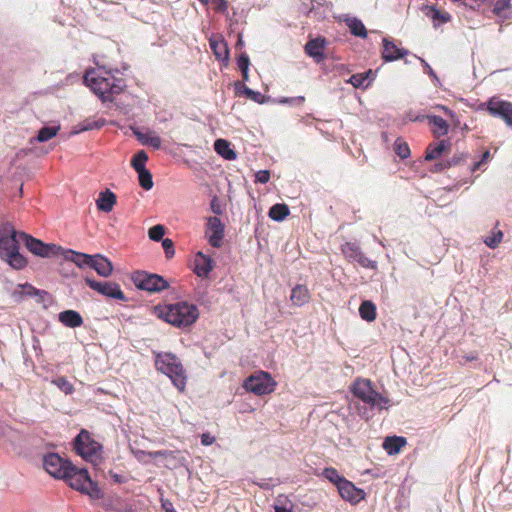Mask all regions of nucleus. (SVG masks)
I'll list each match as a JSON object with an SVG mask.
<instances>
[{
	"label": "nucleus",
	"mask_w": 512,
	"mask_h": 512,
	"mask_svg": "<svg viewBox=\"0 0 512 512\" xmlns=\"http://www.w3.org/2000/svg\"><path fill=\"white\" fill-rule=\"evenodd\" d=\"M134 134L137 140L142 144L153 149H159L162 144L161 138L155 134L153 131L141 132L139 130H135Z\"/></svg>",
	"instance_id": "nucleus-27"
},
{
	"label": "nucleus",
	"mask_w": 512,
	"mask_h": 512,
	"mask_svg": "<svg viewBox=\"0 0 512 512\" xmlns=\"http://www.w3.org/2000/svg\"><path fill=\"white\" fill-rule=\"evenodd\" d=\"M203 4L215 3L217 5V9L221 12L227 10V1L226 0H199Z\"/></svg>",
	"instance_id": "nucleus-55"
},
{
	"label": "nucleus",
	"mask_w": 512,
	"mask_h": 512,
	"mask_svg": "<svg viewBox=\"0 0 512 512\" xmlns=\"http://www.w3.org/2000/svg\"><path fill=\"white\" fill-rule=\"evenodd\" d=\"M214 268V261L209 256L199 251L194 258V273L201 278H207Z\"/></svg>",
	"instance_id": "nucleus-18"
},
{
	"label": "nucleus",
	"mask_w": 512,
	"mask_h": 512,
	"mask_svg": "<svg viewBox=\"0 0 512 512\" xmlns=\"http://www.w3.org/2000/svg\"><path fill=\"white\" fill-rule=\"evenodd\" d=\"M131 280L138 289L150 293H159L169 288L168 281L161 275L146 271H135Z\"/></svg>",
	"instance_id": "nucleus-7"
},
{
	"label": "nucleus",
	"mask_w": 512,
	"mask_h": 512,
	"mask_svg": "<svg viewBox=\"0 0 512 512\" xmlns=\"http://www.w3.org/2000/svg\"><path fill=\"white\" fill-rule=\"evenodd\" d=\"M53 383L66 395L72 394L74 391L73 385L64 377H59Z\"/></svg>",
	"instance_id": "nucleus-44"
},
{
	"label": "nucleus",
	"mask_w": 512,
	"mask_h": 512,
	"mask_svg": "<svg viewBox=\"0 0 512 512\" xmlns=\"http://www.w3.org/2000/svg\"><path fill=\"white\" fill-rule=\"evenodd\" d=\"M373 71L368 70L364 73L353 74L349 83H351L355 88H367L370 85V80H368V75H372Z\"/></svg>",
	"instance_id": "nucleus-37"
},
{
	"label": "nucleus",
	"mask_w": 512,
	"mask_h": 512,
	"mask_svg": "<svg viewBox=\"0 0 512 512\" xmlns=\"http://www.w3.org/2000/svg\"><path fill=\"white\" fill-rule=\"evenodd\" d=\"M382 43L383 49L381 57L385 62H393L402 59L409 54L407 49L397 47L389 38H383Z\"/></svg>",
	"instance_id": "nucleus-17"
},
{
	"label": "nucleus",
	"mask_w": 512,
	"mask_h": 512,
	"mask_svg": "<svg viewBox=\"0 0 512 512\" xmlns=\"http://www.w3.org/2000/svg\"><path fill=\"white\" fill-rule=\"evenodd\" d=\"M92 269H94L99 276L109 277L113 272L112 262L102 254L93 255Z\"/></svg>",
	"instance_id": "nucleus-24"
},
{
	"label": "nucleus",
	"mask_w": 512,
	"mask_h": 512,
	"mask_svg": "<svg viewBox=\"0 0 512 512\" xmlns=\"http://www.w3.org/2000/svg\"><path fill=\"white\" fill-rule=\"evenodd\" d=\"M235 89L237 93L246 95L250 100L263 104L265 103V96L258 91H254L251 88L247 87L245 84L236 82Z\"/></svg>",
	"instance_id": "nucleus-34"
},
{
	"label": "nucleus",
	"mask_w": 512,
	"mask_h": 512,
	"mask_svg": "<svg viewBox=\"0 0 512 512\" xmlns=\"http://www.w3.org/2000/svg\"><path fill=\"white\" fill-rule=\"evenodd\" d=\"M482 107L493 117L502 119L508 127L512 128V103L493 96Z\"/></svg>",
	"instance_id": "nucleus-11"
},
{
	"label": "nucleus",
	"mask_w": 512,
	"mask_h": 512,
	"mask_svg": "<svg viewBox=\"0 0 512 512\" xmlns=\"http://www.w3.org/2000/svg\"><path fill=\"white\" fill-rule=\"evenodd\" d=\"M325 43L326 41L324 38L309 40L304 47L306 54L312 57L317 63L321 62L324 59L323 49L325 47Z\"/></svg>",
	"instance_id": "nucleus-22"
},
{
	"label": "nucleus",
	"mask_w": 512,
	"mask_h": 512,
	"mask_svg": "<svg viewBox=\"0 0 512 512\" xmlns=\"http://www.w3.org/2000/svg\"><path fill=\"white\" fill-rule=\"evenodd\" d=\"M340 20L343 21L348 26L353 36L360 37L363 39L367 37V29L364 26L363 22L357 17H353L348 14H343L340 17Z\"/></svg>",
	"instance_id": "nucleus-23"
},
{
	"label": "nucleus",
	"mask_w": 512,
	"mask_h": 512,
	"mask_svg": "<svg viewBox=\"0 0 512 512\" xmlns=\"http://www.w3.org/2000/svg\"><path fill=\"white\" fill-rule=\"evenodd\" d=\"M466 157L467 154L464 152L454 154V156L451 159L446 160L448 168L461 164L466 159Z\"/></svg>",
	"instance_id": "nucleus-51"
},
{
	"label": "nucleus",
	"mask_w": 512,
	"mask_h": 512,
	"mask_svg": "<svg viewBox=\"0 0 512 512\" xmlns=\"http://www.w3.org/2000/svg\"><path fill=\"white\" fill-rule=\"evenodd\" d=\"M74 447L84 460L97 463L101 459L102 445L92 439L87 430L82 429L74 440Z\"/></svg>",
	"instance_id": "nucleus-6"
},
{
	"label": "nucleus",
	"mask_w": 512,
	"mask_h": 512,
	"mask_svg": "<svg viewBox=\"0 0 512 512\" xmlns=\"http://www.w3.org/2000/svg\"><path fill=\"white\" fill-rule=\"evenodd\" d=\"M215 437L212 436L210 433H203L201 435V444L204 446H210L215 442Z\"/></svg>",
	"instance_id": "nucleus-56"
},
{
	"label": "nucleus",
	"mask_w": 512,
	"mask_h": 512,
	"mask_svg": "<svg viewBox=\"0 0 512 512\" xmlns=\"http://www.w3.org/2000/svg\"><path fill=\"white\" fill-rule=\"evenodd\" d=\"M406 444L403 437L391 436L384 440L383 448L389 455H394L400 452L401 448Z\"/></svg>",
	"instance_id": "nucleus-33"
},
{
	"label": "nucleus",
	"mask_w": 512,
	"mask_h": 512,
	"mask_svg": "<svg viewBox=\"0 0 512 512\" xmlns=\"http://www.w3.org/2000/svg\"><path fill=\"white\" fill-rule=\"evenodd\" d=\"M22 232L8 222L0 226V259L15 270L27 266V259L19 252Z\"/></svg>",
	"instance_id": "nucleus-3"
},
{
	"label": "nucleus",
	"mask_w": 512,
	"mask_h": 512,
	"mask_svg": "<svg viewBox=\"0 0 512 512\" xmlns=\"http://www.w3.org/2000/svg\"><path fill=\"white\" fill-rule=\"evenodd\" d=\"M81 493L88 495L92 499H101L103 498L104 495L101 488L92 479L88 481L85 490L82 491Z\"/></svg>",
	"instance_id": "nucleus-41"
},
{
	"label": "nucleus",
	"mask_w": 512,
	"mask_h": 512,
	"mask_svg": "<svg viewBox=\"0 0 512 512\" xmlns=\"http://www.w3.org/2000/svg\"><path fill=\"white\" fill-rule=\"evenodd\" d=\"M148 160V155L144 150L138 151L131 160V165L135 169L136 172L146 170V162Z\"/></svg>",
	"instance_id": "nucleus-39"
},
{
	"label": "nucleus",
	"mask_w": 512,
	"mask_h": 512,
	"mask_svg": "<svg viewBox=\"0 0 512 512\" xmlns=\"http://www.w3.org/2000/svg\"><path fill=\"white\" fill-rule=\"evenodd\" d=\"M207 228L209 231H211V234H209L208 236L209 244L214 248L221 247L225 230V227L221 220L216 216L209 217L207 222Z\"/></svg>",
	"instance_id": "nucleus-15"
},
{
	"label": "nucleus",
	"mask_w": 512,
	"mask_h": 512,
	"mask_svg": "<svg viewBox=\"0 0 512 512\" xmlns=\"http://www.w3.org/2000/svg\"><path fill=\"white\" fill-rule=\"evenodd\" d=\"M395 153L402 159H406L410 155V149L407 143L397 140L395 142Z\"/></svg>",
	"instance_id": "nucleus-46"
},
{
	"label": "nucleus",
	"mask_w": 512,
	"mask_h": 512,
	"mask_svg": "<svg viewBox=\"0 0 512 512\" xmlns=\"http://www.w3.org/2000/svg\"><path fill=\"white\" fill-rule=\"evenodd\" d=\"M60 130V126H44L42 127L37 134L38 142H46L57 135Z\"/></svg>",
	"instance_id": "nucleus-38"
},
{
	"label": "nucleus",
	"mask_w": 512,
	"mask_h": 512,
	"mask_svg": "<svg viewBox=\"0 0 512 512\" xmlns=\"http://www.w3.org/2000/svg\"><path fill=\"white\" fill-rule=\"evenodd\" d=\"M86 284L94 291L108 298L127 301V297L122 292L120 285L115 282L96 281L90 277H85Z\"/></svg>",
	"instance_id": "nucleus-12"
},
{
	"label": "nucleus",
	"mask_w": 512,
	"mask_h": 512,
	"mask_svg": "<svg viewBox=\"0 0 512 512\" xmlns=\"http://www.w3.org/2000/svg\"><path fill=\"white\" fill-rule=\"evenodd\" d=\"M351 392L358 402L356 408L361 418L369 420L374 415V410L388 409L389 398L379 394L372 388L371 381L358 378L351 386Z\"/></svg>",
	"instance_id": "nucleus-2"
},
{
	"label": "nucleus",
	"mask_w": 512,
	"mask_h": 512,
	"mask_svg": "<svg viewBox=\"0 0 512 512\" xmlns=\"http://www.w3.org/2000/svg\"><path fill=\"white\" fill-rule=\"evenodd\" d=\"M425 15L433 21L434 27L440 24L447 23L451 20V15L448 12H442L435 6H426L423 8Z\"/></svg>",
	"instance_id": "nucleus-29"
},
{
	"label": "nucleus",
	"mask_w": 512,
	"mask_h": 512,
	"mask_svg": "<svg viewBox=\"0 0 512 512\" xmlns=\"http://www.w3.org/2000/svg\"><path fill=\"white\" fill-rule=\"evenodd\" d=\"M162 508L165 512H177L174 509L173 504L168 500L162 502Z\"/></svg>",
	"instance_id": "nucleus-59"
},
{
	"label": "nucleus",
	"mask_w": 512,
	"mask_h": 512,
	"mask_svg": "<svg viewBox=\"0 0 512 512\" xmlns=\"http://www.w3.org/2000/svg\"><path fill=\"white\" fill-rule=\"evenodd\" d=\"M140 186L145 190H150L153 187V179L151 172L146 169L137 172Z\"/></svg>",
	"instance_id": "nucleus-43"
},
{
	"label": "nucleus",
	"mask_w": 512,
	"mask_h": 512,
	"mask_svg": "<svg viewBox=\"0 0 512 512\" xmlns=\"http://www.w3.org/2000/svg\"><path fill=\"white\" fill-rule=\"evenodd\" d=\"M162 247L167 258H172L175 254L174 243L171 239L165 238L162 240Z\"/></svg>",
	"instance_id": "nucleus-49"
},
{
	"label": "nucleus",
	"mask_w": 512,
	"mask_h": 512,
	"mask_svg": "<svg viewBox=\"0 0 512 512\" xmlns=\"http://www.w3.org/2000/svg\"><path fill=\"white\" fill-rule=\"evenodd\" d=\"M211 208H212V211H213L215 214H221V213H222V211H221V209L219 208V206L215 204V200H213V201L211 202Z\"/></svg>",
	"instance_id": "nucleus-63"
},
{
	"label": "nucleus",
	"mask_w": 512,
	"mask_h": 512,
	"mask_svg": "<svg viewBox=\"0 0 512 512\" xmlns=\"http://www.w3.org/2000/svg\"><path fill=\"white\" fill-rule=\"evenodd\" d=\"M420 60L424 66L425 73H427L433 79L434 85L440 86L441 85L440 79L438 78V76L436 75L434 70L431 68V66L424 59L420 58Z\"/></svg>",
	"instance_id": "nucleus-52"
},
{
	"label": "nucleus",
	"mask_w": 512,
	"mask_h": 512,
	"mask_svg": "<svg viewBox=\"0 0 512 512\" xmlns=\"http://www.w3.org/2000/svg\"><path fill=\"white\" fill-rule=\"evenodd\" d=\"M359 314L363 320L371 322L376 318V306L372 301H363L359 307Z\"/></svg>",
	"instance_id": "nucleus-36"
},
{
	"label": "nucleus",
	"mask_w": 512,
	"mask_h": 512,
	"mask_svg": "<svg viewBox=\"0 0 512 512\" xmlns=\"http://www.w3.org/2000/svg\"><path fill=\"white\" fill-rule=\"evenodd\" d=\"M452 1L455 2V3H461L462 5L467 6L470 9L475 10V6L472 5V4H469V2H468L469 0H452Z\"/></svg>",
	"instance_id": "nucleus-62"
},
{
	"label": "nucleus",
	"mask_w": 512,
	"mask_h": 512,
	"mask_svg": "<svg viewBox=\"0 0 512 512\" xmlns=\"http://www.w3.org/2000/svg\"><path fill=\"white\" fill-rule=\"evenodd\" d=\"M445 169H448L447 162L446 161H441V162L435 163L431 167L430 171L433 172V173H438V172L444 171Z\"/></svg>",
	"instance_id": "nucleus-57"
},
{
	"label": "nucleus",
	"mask_w": 512,
	"mask_h": 512,
	"mask_svg": "<svg viewBox=\"0 0 512 512\" xmlns=\"http://www.w3.org/2000/svg\"><path fill=\"white\" fill-rule=\"evenodd\" d=\"M491 159V154H490V151L486 150L482 156H481V159L479 160V162H481L482 165H485L489 162V160Z\"/></svg>",
	"instance_id": "nucleus-60"
},
{
	"label": "nucleus",
	"mask_w": 512,
	"mask_h": 512,
	"mask_svg": "<svg viewBox=\"0 0 512 512\" xmlns=\"http://www.w3.org/2000/svg\"><path fill=\"white\" fill-rule=\"evenodd\" d=\"M119 74L122 73L117 68L99 67L97 70L87 71L84 82L102 102H112L114 96L126 88V81Z\"/></svg>",
	"instance_id": "nucleus-1"
},
{
	"label": "nucleus",
	"mask_w": 512,
	"mask_h": 512,
	"mask_svg": "<svg viewBox=\"0 0 512 512\" xmlns=\"http://www.w3.org/2000/svg\"><path fill=\"white\" fill-rule=\"evenodd\" d=\"M275 512H291V510L282 506H275Z\"/></svg>",
	"instance_id": "nucleus-64"
},
{
	"label": "nucleus",
	"mask_w": 512,
	"mask_h": 512,
	"mask_svg": "<svg viewBox=\"0 0 512 512\" xmlns=\"http://www.w3.org/2000/svg\"><path fill=\"white\" fill-rule=\"evenodd\" d=\"M102 508L105 511L114 512H131V507H124L122 500L118 496H111L105 498L101 503Z\"/></svg>",
	"instance_id": "nucleus-31"
},
{
	"label": "nucleus",
	"mask_w": 512,
	"mask_h": 512,
	"mask_svg": "<svg viewBox=\"0 0 512 512\" xmlns=\"http://www.w3.org/2000/svg\"><path fill=\"white\" fill-rule=\"evenodd\" d=\"M22 243L34 255L43 258L58 256L62 252V247L56 244H47L39 239L32 237L27 233H21Z\"/></svg>",
	"instance_id": "nucleus-9"
},
{
	"label": "nucleus",
	"mask_w": 512,
	"mask_h": 512,
	"mask_svg": "<svg viewBox=\"0 0 512 512\" xmlns=\"http://www.w3.org/2000/svg\"><path fill=\"white\" fill-rule=\"evenodd\" d=\"M342 253L344 256L352 262H357L360 266L364 268L376 269L377 263L376 261H372L368 259L364 253L361 251L360 247L356 243L346 242L342 245Z\"/></svg>",
	"instance_id": "nucleus-13"
},
{
	"label": "nucleus",
	"mask_w": 512,
	"mask_h": 512,
	"mask_svg": "<svg viewBox=\"0 0 512 512\" xmlns=\"http://www.w3.org/2000/svg\"><path fill=\"white\" fill-rule=\"evenodd\" d=\"M43 467L52 477L62 479L72 471V462L57 453H48L43 457Z\"/></svg>",
	"instance_id": "nucleus-10"
},
{
	"label": "nucleus",
	"mask_w": 512,
	"mask_h": 512,
	"mask_svg": "<svg viewBox=\"0 0 512 512\" xmlns=\"http://www.w3.org/2000/svg\"><path fill=\"white\" fill-rule=\"evenodd\" d=\"M337 489L344 500L354 504L360 502L365 497L364 491L362 489L355 487V485L347 479L342 481V483L337 487Z\"/></svg>",
	"instance_id": "nucleus-16"
},
{
	"label": "nucleus",
	"mask_w": 512,
	"mask_h": 512,
	"mask_svg": "<svg viewBox=\"0 0 512 512\" xmlns=\"http://www.w3.org/2000/svg\"><path fill=\"white\" fill-rule=\"evenodd\" d=\"M511 9V1L510 0H497L493 7V13L503 19H508L509 15L507 13L508 10Z\"/></svg>",
	"instance_id": "nucleus-40"
},
{
	"label": "nucleus",
	"mask_w": 512,
	"mask_h": 512,
	"mask_svg": "<svg viewBox=\"0 0 512 512\" xmlns=\"http://www.w3.org/2000/svg\"><path fill=\"white\" fill-rule=\"evenodd\" d=\"M305 98L303 96L297 97H281L277 100L279 104H289V105H301L304 102Z\"/></svg>",
	"instance_id": "nucleus-50"
},
{
	"label": "nucleus",
	"mask_w": 512,
	"mask_h": 512,
	"mask_svg": "<svg viewBox=\"0 0 512 512\" xmlns=\"http://www.w3.org/2000/svg\"><path fill=\"white\" fill-rule=\"evenodd\" d=\"M289 213H290V210H289L288 205H286L284 203H277V204H274L269 209L268 215L272 220L280 222V221H283L289 215Z\"/></svg>",
	"instance_id": "nucleus-35"
},
{
	"label": "nucleus",
	"mask_w": 512,
	"mask_h": 512,
	"mask_svg": "<svg viewBox=\"0 0 512 512\" xmlns=\"http://www.w3.org/2000/svg\"><path fill=\"white\" fill-rule=\"evenodd\" d=\"M237 65L240 71L249 70L250 59L246 53H242L237 58Z\"/></svg>",
	"instance_id": "nucleus-53"
},
{
	"label": "nucleus",
	"mask_w": 512,
	"mask_h": 512,
	"mask_svg": "<svg viewBox=\"0 0 512 512\" xmlns=\"http://www.w3.org/2000/svg\"><path fill=\"white\" fill-rule=\"evenodd\" d=\"M62 479L65 480L71 488L82 492L85 490L91 477L85 468H77L72 464V471H69L67 476H63Z\"/></svg>",
	"instance_id": "nucleus-14"
},
{
	"label": "nucleus",
	"mask_w": 512,
	"mask_h": 512,
	"mask_svg": "<svg viewBox=\"0 0 512 512\" xmlns=\"http://www.w3.org/2000/svg\"><path fill=\"white\" fill-rule=\"evenodd\" d=\"M209 45L216 59L227 65L229 62V49L225 40L220 36L211 37L209 39Z\"/></svg>",
	"instance_id": "nucleus-20"
},
{
	"label": "nucleus",
	"mask_w": 512,
	"mask_h": 512,
	"mask_svg": "<svg viewBox=\"0 0 512 512\" xmlns=\"http://www.w3.org/2000/svg\"><path fill=\"white\" fill-rule=\"evenodd\" d=\"M276 382L273 380L271 375L265 371H258L250 375L243 384V387L254 393L255 395L261 396L269 394L274 391Z\"/></svg>",
	"instance_id": "nucleus-8"
},
{
	"label": "nucleus",
	"mask_w": 512,
	"mask_h": 512,
	"mask_svg": "<svg viewBox=\"0 0 512 512\" xmlns=\"http://www.w3.org/2000/svg\"><path fill=\"white\" fill-rule=\"evenodd\" d=\"M132 453L134 454V456L136 457L137 460L141 461V462H145V458L146 457H149V452H146L144 450H132Z\"/></svg>",
	"instance_id": "nucleus-58"
},
{
	"label": "nucleus",
	"mask_w": 512,
	"mask_h": 512,
	"mask_svg": "<svg viewBox=\"0 0 512 512\" xmlns=\"http://www.w3.org/2000/svg\"><path fill=\"white\" fill-rule=\"evenodd\" d=\"M59 321L70 328L80 327L83 324L81 315L75 310H65L59 313Z\"/></svg>",
	"instance_id": "nucleus-30"
},
{
	"label": "nucleus",
	"mask_w": 512,
	"mask_h": 512,
	"mask_svg": "<svg viewBox=\"0 0 512 512\" xmlns=\"http://www.w3.org/2000/svg\"><path fill=\"white\" fill-rule=\"evenodd\" d=\"M255 178H256V182L265 184L270 179V173L268 170H260L256 173Z\"/></svg>",
	"instance_id": "nucleus-54"
},
{
	"label": "nucleus",
	"mask_w": 512,
	"mask_h": 512,
	"mask_svg": "<svg viewBox=\"0 0 512 512\" xmlns=\"http://www.w3.org/2000/svg\"><path fill=\"white\" fill-rule=\"evenodd\" d=\"M424 118L427 119L429 125L433 126L432 133L436 138L448 134L449 124L445 119L437 115H426L423 117H417L415 120H421Z\"/></svg>",
	"instance_id": "nucleus-21"
},
{
	"label": "nucleus",
	"mask_w": 512,
	"mask_h": 512,
	"mask_svg": "<svg viewBox=\"0 0 512 512\" xmlns=\"http://www.w3.org/2000/svg\"><path fill=\"white\" fill-rule=\"evenodd\" d=\"M150 458H158V457H164L168 461L170 460H176V452L171 450H159V451H150L149 452Z\"/></svg>",
	"instance_id": "nucleus-48"
},
{
	"label": "nucleus",
	"mask_w": 512,
	"mask_h": 512,
	"mask_svg": "<svg viewBox=\"0 0 512 512\" xmlns=\"http://www.w3.org/2000/svg\"><path fill=\"white\" fill-rule=\"evenodd\" d=\"M290 300L294 306L298 307L308 303L310 300L308 288L305 285H296L291 291Z\"/></svg>",
	"instance_id": "nucleus-28"
},
{
	"label": "nucleus",
	"mask_w": 512,
	"mask_h": 512,
	"mask_svg": "<svg viewBox=\"0 0 512 512\" xmlns=\"http://www.w3.org/2000/svg\"><path fill=\"white\" fill-rule=\"evenodd\" d=\"M214 150L226 160H235L236 152L231 148L230 143L225 139H217L214 142Z\"/></svg>",
	"instance_id": "nucleus-32"
},
{
	"label": "nucleus",
	"mask_w": 512,
	"mask_h": 512,
	"mask_svg": "<svg viewBox=\"0 0 512 512\" xmlns=\"http://www.w3.org/2000/svg\"><path fill=\"white\" fill-rule=\"evenodd\" d=\"M257 485L263 489H271L275 486V484H270L265 479H263L261 482H258Z\"/></svg>",
	"instance_id": "nucleus-61"
},
{
	"label": "nucleus",
	"mask_w": 512,
	"mask_h": 512,
	"mask_svg": "<svg viewBox=\"0 0 512 512\" xmlns=\"http://www.w3.org/2000/svg\"><path fill=\"white\" fill-rule=\"evenodd\" d=\"M322 475L327 479L329 480L330 482H332L333 484L336 485V487H338L342 481L345 480V478L343 476H341L338 471L333 468V467H327L323 470L322 472Z\"/></svg>",
	"instance_id": "nucleus-42"
},
{
	"label": "nucleus",
	"mask_w": 512,
	"mask_h": 512,
	"mask_svg": "<svg viewBox=\"0 0 512 512\" xmlns=\"http://www.w3.org/2000/svg\"><path fill=\"white\" fill-rule=\"evenodd\" d=\"M116 201V195L109 189H106L99 193L98 199L96 200V205L100 211L108 213L112 211Z\"/></svg>",
	"instance_id": "nucleus-25"
},
{
	"label": "nucleus",
	"mask_w": 512,
	"mask_h": 512,
	"mask_svg": "<svg viewBox=\"0 0 512 512\" xmlns=\"http://www.w3.org/2000/svg\"><path fill=\"white\" fill-rule=\"evenodd\" d=\"M451 147L448 140H441L438 143H431L427 146L425 160L432 161L438 159L446 150Z\"/></svg>",
	"instance_id": "nucleus-26"
},
{
	"label": "nucleus",
	"mask_w": 512,
	"mask_h": 512,
	"mask_svg": "<svg viewBox=\"0 0 512 512\" xmlns=\"http://www.w3.org/2000/svg\"><path fill=\"white\" fill-rule=\"evenodd\" d=\"M60 255H63L64 259L75 263V265H77L81 269L92 268L93 255H89L82 252H76L70 249L64 250L63 248Z\"/></svg>",
	"instance_id": "nucleus-19"
},
{
	"label": "nucleus",
	"mask_w": 512,
	"mask_h": 512,
	"mask_svg": "<svg viewBox=\"0 0 512 512\" xmlns=\"http://www.w3.org/2000/svg\"><path fill=\"white\" fill-rule=\"evenodd\" d=\"M502 237H503V233L499 230L497 231L496 233H493L491 236H487L485 239H484V243L494 249L498 246V244L501 242L502 240Z\"/></svg>",
	"instance_id": "nucleus-47"
},
{
	"label": "nucleus",
	"mask_w": 512,
	"mask_h": 512,
	"mask_svg": "<svg viewBox=\"0 0 512 512\" xmlns=\"http://www.w3.org/2000/svg\"><path fill=\"white\" fill-rule=\"evenodd\" d=\"M155 313L165 322L178 328L191 326L199 317L197 306L186 301H180L165 306H156Z\"/></svg>",
	"instance_id": "nucleus-4"
},
{
	"label": "nucleus",
	"mask_w": 512,
	"mask_h": 512,
	"mask_svg": "<svg viewBox=\"0 0 512 512\" xmlns=\"http://www.w3.org/2000/svg\"><path fill=\"white\" fill-rule=\"evenodd\" d=\"M164 234L165 228L160 224L151 227L148 231L149 238L153 241L163 240Z\"/></svg>",
	"instance_id": "nucleus-45"
},
{
	"label": "nucleus",
	"mask_w": 512,
	"mask_h": 512,
	"mask_svg": "<svg viewBox=\"0 0 512 512\" xmlns=\"http://www.w3.org/2000/svg\"><path fill=\"white\" fill-rule=\"evenodd\" d=\"M155 366L158 371L168 376L173 385L183 391L186 386L185 369L180 360L172 353H158L155 358Z\"/></svg>",
	"instance_id": "nucleus-5"
}]
</instances>
